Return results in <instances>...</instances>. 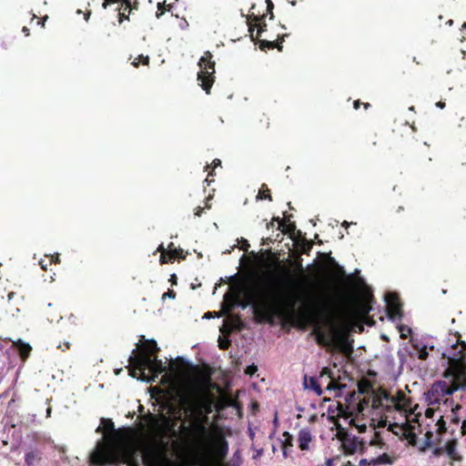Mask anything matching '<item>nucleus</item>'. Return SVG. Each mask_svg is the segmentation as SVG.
<instances>
[{
	"label": "nucleus",
	"instance_id": "2f4dec72",
	"mask_svg": "<svg viewBox=\"0 0 466 466\" xmlns=\"http://www.w3.org/2000/svg\"><path fill=\"white\" fill-rule=\"evenodd\" d=\"M241 242H242V246L240 248L247 251L248 248H249V244H248V240L242 238Z\"/></svg>",
	"mask_w": 466,
	"mask_h": 466
},
{
	"label": "nucleus",
	"instance_id": "a878e982",
	"mask_svg": "<svg viewBox=\"0 0 466 466\" xmlns=\"http://www.w3.org/2000/svg\"><path fill=\"white\" fill-rule=\"evenodd\" d=\"M219 348L222 350L227 349L229 346V340L228 339H218Z\"/></svg>",
	"mask_w": 466,
	"mask_h": 466
},
{
	"label": "nucleus",
	"instance_id": "13d9d810",
	"mask_svg": "<svg viewBox=\"0 0 466 466\" xmlns=\"http://www.w3.org/2000/svg\"><path fill=\"white\" fill-rule=\"evenodd\" d=\"M89 18V13L86 15L85 19L87 21Z\"/></svg>",
	"mask_w": 466,
	"mask_h": 466
},
{
	"label": "nucleus",
	"instance_id": "6e6552de",
	"mask_svg": "<svg viewBox=\"0 0 466 466\" xmlns=\"http://www.w3.org/2000/svg\"><path fill=\"white\" fill-rule=\"evenodd\" d=\"M385 302L389 318L394 322L400 320L402 313L397 294L392 292L387 293L385 295Z\"/></svg>",
	"mask_w": 466,
	"mask_h": 466
},
{
	"label": "nucleus",
	"instance_id": "a18cd8bd",
	"mask_svg": "<svg viewBox=\"0 0 466 466\" xmlns=\"http://www.w3.org/2000/svg\"><path fill=\"white\" fill-rule=\"evenodd\" d=\"M283 456H284L285 458H287V457H288V448H286V446H285V447H283Z\"/></svg>",
	"mask_w": 466,
	"mask_h": 466
},
{
	"label": "nucleus",
	"instance_id": "5fc2aeb1",
	"mask_svg": "<svg viewBox=\"0 0 466 466\" xmlns=\"http://www.w3.org/2000/svg\"><path fill=\"white\" fill-rule=\"evenodd\" d=\"M343 446H344V448H345V450H346L347 451H350V450H348V448H347V444H346L345 442L343 443Z\"/></svg>",
	"mask_w": 466,
	"mask_h": 466
},
{
	"label": "nucleus",
	"instance_id": "4be33fe9",
	"mask_svg": "<svg viewBox=\"0 0 466 466\" xmlns=\"http://www.w3.org/2000/svg\"><path fill=\"white\" fill-rule=\"evenodd\" d=\"M148 61H149V58L148 56H144L143 55H140L139 56L136 57L133 62H132V65L137 67L138 66L139 63H143L144 65H147L148 64Z\"/></svg>",
	"mask_w": 466,
	"mask_h": 466
},
{
	"label": "nucleus",
	"instance_id": "72a5a7b5",
	"mask_svg": "<svg viewBox=\"0 0 466 466\" xmlns=\"http://www.w3.org/2000/svg\"><path fill=\"white\" fill-rule=\"evenodd\" d=\"M48 264H49V262L47 263V262H46L44 259H41V260L39 261V265H40V267L42 268V269H44V270H46V269H47Z\"/></svg>",
	"mask_w": 466,
	"mask_h": 466
},
{
	"label": "nucleus",
	"instance_id": "b1692460",
	"mask_svg": "<svg viewBox=\"0 0 466 466\" xmlns=\"http://www.w3.org/2000/svg\"><path fill=\"white\" fill-rule=\"evenodd\" d=\"M284 436L286 437V439L283 441V447H285V446H286V448L292 447L293 444H292L291 435L289 432H285Z\"/></svg>",
	"mask_w": 466,
	"mask_h": 466
},
{
	"label": "nucleus",
	"instance_id": "864d4df0",
	"mask_svg": "<svg viewBox=\"0 0 466 466\" xmlns=\"http://www.w3.org/2000/svg\"><path fill=\"white\" fill-rule=\"evenodd\" d=\"M249 434H250L251 439H253L254 433L252 432V431L250 429H249Z\"/></svg>",
	"mask_w": 466,
	"mask_h": 466
},
{
	"label": "nucleus",
	"instance_id": "aec40b11",
	"mask_svg": "<svg viewBox=\"0 0 466 466\" xmlns=\"http://www.w3.org/2000/svg\"><path fill=\"white\" fill-rule=\"evenodd\" d=\"M260 20V18H258V16H255L254 15V21L255 23L252 24V23H249V32H252L254 30L255 27H258V36L260 35V33L263 31V27L261 25L260 23H258V21Z\"/></svg>",
	"mask_w": 466,
	"mask_h": 466
},
{
	"label": "nucleus",
	"instance_id": "473e14b6",
	"mask_svg": "<svg viewBox=\"0 0 466 466\" xmlns=\"http://www.w3.org/2000/svg\"><path fill=\"white\" fill-rule=\"evenodd\" d=\"M58 261H59V255L58 254L52 255L50 258V260H49V264H51L53 262L57 263Z\"/></svg>",
	"mask_w": 466,
	"mask_h": 466
},
{
	"label": "nucleus",
	"instance_id": "58836bf2",
	"mask_svg": "<svg viewBox=\"0 0 466 466\" xmlns=\"http://www.w3.org/2000/svg\"><path fill=\"white\" fill-rule=\"evenodd\" d=\"M262 451H262L261 449H260V450H258V451H257V452H256V454L253 456V458H254V459H257V458L260 457V456H261V454H262Z\"/></svg>",
	"mask_w": 466,
	"mask_h": 466
},
{
	"label": "nucleus",
	"instance_id": "f03ea898",
	"mask_svg": "<svg viewBox=\"0 0 466 466\" xmlns=\"http://www.w3.org/2000/svg\"><path fill=\"white\" fill-rule=\"evenodd\" d=\"M240 290L224 295L227 310L236 305L243 309L252 305L256 312L266 321L272 322L276 316L319 313L321 310L319 299L301 284L262 288L254 284L244 290L245 302H239Z\"/></svg>",
	"mask_w": 466,
	"mask_h": 466
},
{
	"label": "nucleus",
	"instance_id": "7ed1b4c3",
	"mask_svg": "<svg viewBox=\"0 0 466 466\" xmlns=\"http://www.w3.org/2000/svg\"><path fill=\"white\" fill-rule=\"evenodd\" d=\"M157 350L155 340H147L142 352L129 357V374L142 381L153 382L165 372L161 383L178 397L180 405L190 413L189 418L196 417L193 414L207 406L209 409L212 400L206 390L197 382L181 380L176 374L166 372V365L152 355Z\"/></svg>",
	"mask_w": 466,
	"mask_h": 466
},
{
	"label": "nucleus",
	"instance_id": "423d86ee",
	"mask_svg": "<svg viewBox=\"0 0 466 466\" xmlns=\"http://www.w3.org/2000/svg\"><path fill=\"white\" fill-rule=\"evenodd\" d=\"M391 407L403 417V420L400 422L389 423L388 430L396 436L407 440L410 443H414L416 434L413 431L414 426L411 423L415 422L417 415L411 408L408 407V403L404 399L390 398L389 396L388 405H384V408Z\"/></svg>",
	"mask_w": 466,
	"mask_h": 466
},
{
	"label": "nucleus",
	"instance_id": "f8f14e48",
	"mask_svg": "<svg viewBox=\"0 0 466 466\" xmlns=\"http://www.w3.org/2000/svg\"><path fill=\"white\" fill-rule=\"evenodd\" d=\"M444 451L447 456L455 461H459L461 460V455L457 451V442L454 440L449 441L444 445Z\"/></svg>",
	"mask_w": 466,
	"mask_h": 466
},
{
	"label": "nucleus",
	"instance_id": "09e8293b",
	"mask_svg": "<svg viewBox=\"0 0 466 466\" xmlns=\"http://www.w3.org/2000/svg\"><path fill=\"white\" fill-rule=\"evenodd\" d=\"M170 281H171L173 284H175V283H176V275H175V274L171 275Z\"/></svg>",
	"mask_w": 466,
	"mask_h": 466
},
{
	"label": "nucleus",
	"instance_id": "052dcab7",
	"mask_svg": "<svg viewBox=\"0 0 466 466\" xmlns=\"http://www.w3.org/2000/svg\"><path fill=\"white\" fill-rule=\"evenodd\" d=\"M206 318H209L210 317V312H208L206 315H205Z\"/></svg>",
	"mask_w": 466,
	"mask_h": 466
},
{
	"label": "nucleus",
	"instance_id": "bf43d9fd",
	"mask_svg": "<svg viewBox=\"0 0 466 466\" xmlns=\"http://www.w3.org/2000/svg\"><path fill=\"white\" fill-rule=\"evenodd\" d=\"M205 182L209 185L211 181L208 180V178H206Z\"/></svg>",
	"mask_w": 466,
	"mask_h": 466
},
{
	"label": "nucleus",
	"instance_id": "e2e57ef3",
	"mask_svg": "<svg viewBox=\"0 0 466 466\" xmlns=\"http://www.w3.org/2000/svg\"><path fill=\"white\" fill-rule=\"evenodd\" d=\"M270 225H273V221L270 222L269 224H267V227L268 228Z\"/></svg>",
	"mask_w": 466,
	"mask_h": 466
},
{
	"label": "nucleus",
	"instance_id": "2eb2a0df",
	"mask_svg": "<svg viewBox=\"0 0 466 466\" xmlns=\"http://www.w3.org/2000/svg\"><path fill=\"white\" fill-rule=\"evenodd\" d=\"M15 346L17 347V350L22 359L25 360L29 356L32 348L28 343H25L21 339H19L15 342Z\"/></svg>",
	"mask_w": 466,
	"mask_h": 466
},
{
	"label": "nucleus",
	"instance_id": "5701e85b",
	"mask_svg": "<svg viewBox=\"0 0 466 466\" xmlns=\"http://www.w3.org/2000/svg\"><path fill=\"white\" fill-rule=\"evenodd\" d=\"M258 371V367L254 364L249 365L245 370V373L248 376H253Z\"/></svg>",
	"mask_w": 466,
	"mask_h": 466
},
{
	"label": "nucleus",
	"instance_id": "9d476101",
	"mask_svg": "<svg viewBox=\"0 0 466 466\" xmlns=\"http://www.w3.org/2000/svg\"><path fill=\"white\" fill-rule=\"evenodd\" d=\"M172 246H173L172 243L168 246V250L167 253H165V248H164L163 244H160L158 246L157 251L161 252V256H160V263L161 264L171 262L173 259H175V258L181 256L183 250L177 249V248H173Z\"/></svg>",
	"mask_w": 466,
	"mask_h": 466
},
{
	"label": "nucleus",
	"instance_id": "4468645a",
	"mask_svg": "<svg viewBox=\"0 0 466 466\" xmlns=\"http://www.w3.org/2000/svg\"><path fill=\"white\" fill-rule=\"evenodd\" d=\"M304 385L306 389L312 390L318 396L322 395V389L317 380L313 377H310L309 379L305 378L304 380Z\"/></svg>",
	"mask_w": 466,
	"mask_h": 466
},
{
	"label": "nucleus",
	"instance_id": "6e6d98bb",
	"mask_svg": "<svg viewBox=\"0 0 466 466\" xmlns=\"http://www.w3.org/2000/svg\"><path fill=\"white\" fill-rule=\"evenodd\" d=\"M267 45H268V46H270V47H272V46H273V44H272L271 42H267Z\"/></svg>",
	"mask_w": 466,
	"mask_h": 466
},
{
	"label": "nucleus",
	"instance_id": "3c124183",
	"mask_svg": "<svg viewBox=\"0 0 466 466\" xmlns=\"http://www.w3.org/2000/svg\"><path fill=\"white\" fill-rule=\"evenodd\" d=\"M440 451H441V450H440V449H436V450L434 451L435 455H439V454H440Z\"/></svg>",
	"mask_w": 466,
	"mask_h": 466
},
{
	"label": "nucleus",
	"instance_id": "37998d69",
	"mask_svg": "<svg viewBox=\"0 0 466 466\" xmlns=\"http://www.w3.org/2000/svg\"><path fill=\"white\" fill-rule=\"evenodd\" d=\"M203 208H198L195 213L196 216L199 217L201 212H202Z\"/></svg>",
	"mask_w": 466,
	"mask_h": 466
},
{
	"label": "nucleus",
	"instance_id": "c756f323",
	"mask_svg": "<svg viewBox=\"0 0 466 466\" xmlns=\"http://www.w3.org/2000/svg\"><path fill=\"white\" fill-rule=\"evenodd\" d=\"M336 461H338L337 458H329L325 461V465L326 466H336L335 465Z\"/></svg>",
	"mask_w": 466,
	"mask_h": 466
},
{
	"label": "nucleus",
	"instance_id": "0eeeda50",
	"mask_svg": "<svg viewBox=\"0 0 466 466\" xmlns=\"http://www.w3.org/2000/svg\"><path fill=\"white\" fill-rule=\"evenodd\" d=\"M199 71L198 73V81L200 86L207 94L214 82L215 74V62L212 61V55L210 52H206L198 61Z\"/></svg>",
	"mask_w": 466,
	"mask_h": 466
},
{
	"label": "nucleus",
	"instance_id": "4d7b16f0",
	"mask_svg": "<svg viewBox=\"0 0 466 466\" xmlns=\"http://www.w3.org/2000/svg\"><path fill=\"white\" fill-rule=\"evenodd\" d=\"M343 226H344V227H349V223H348L347 221H344V222H343Z\"/></svg>",
	"mask_w": 466,
	"mask_h": 466
},
{
	"label": "nucleus",
	"instance_id": "ddd939ff",
	"mask_svg": "<svg viewBox=\"0 0 466 466\" xmlns=\"http://www.w3.org/2000/svg\"><path fill=\"white\" fill-rule=\"evenodd\" d=\"M111 4H119L120 5V7H117L116 9L118 10H121L122 7L125 5L124 7V12L120 13L119 15H120V20L119 22L121 23L122 22V16H125V12L127 11L129 13V10H130V7H129V3L127 2V0H104V3H103V8H106L107 5H111Z\"/></svg>",
	"mask_w": 466,
	"mask_h": 466
},
{
	"label": "nucleus",
	"instance_id": "79ce46f5",
	"mask_svg": "<svg viewBox=\"0 0 466 466\" xmlns=\"http://www.w3.org/2000/svg\"><path fill=\"white\" fill-rule=\"evenodd\" d=\"M15 296V293L14 292H10L8 293L7 295V300L10 301Z\"/></svg>",
	"mask_w": 466,
	"mask_h": 466
},
{
	"label": "nucleus",
	"instance_id": "a19ab883",
	"mask_svg": "<svg viewBox=\"0 0 466 466\" xmlns=\"http://www.w3.org/2000/svg\"><path fill=\"white\" fill-rule=\"evenodd\" d=\"M23 33L25 35H29V29L26 27V26H24L23 29H22Z\"/></svg>",
	"mask_w": 466,
	"mask_h": 466
},
{
	"label": "nucleus",
	"instance_id": "e433bc0d",
	"mask_svg": "<svg viewBox=\"0 0 466 466\" xmlns=\"http://www.w3.org/2000/svg\"><path fill=\"white\" fill-rule=\"evenodd\" d=\"M370 443H371L372 445H379L380 448H381V447H382V445H383V443H382L380 441H379V440L371 441H370Z\"/></svg>",
	"mask_w": 466,
	"mask_h": 466
},
{
	"label": "nucleus",
	"instance_id": "603ef678",
	"mask_svg": "<svg viewBox=\"0 0 466 466\" xmlns=\"http://www.w3.org/2000/svg\"><path fill=\"white\" fill-rule=\"evenodd\" d=\"M452 24H453V20H451V19L447 22V25H452Z\"/></svg>",
	"mask_w": 466,
	"mask_h": 466
},
{
	"label": "nucleus",
	"instance_id": "393cba45",
	"mask_svg": "<svg viewBox=\"0 0 466 466\" xmlns=\"http://www.w3.org/2000/svg\"><path fill=\"white\" fill-rule=\"evenodd\" d=\"M241 464V459L238 453H235L231 462L230 466H240Z\"/></svg>",
	"mask_w": 466,
	"mask_h": 466
},
{
	"label": "nucleus",
	"instance_id": "ea45409f",
	"mask_svg": "<svg viewBox=\"0 0 466 466\" xmlns=\"http://www.w3.org/2000/svg\"><path fill=\"white\" fill-rule=\"evenodd\" d=\"M273 221H277L279 223V228H281L283 226V223L279 220V218H273Z\"/></svg>",
	"mask_w": 466,
	"mask_h": 466
},
{
	"label": "nucleus",
	"instance_id": "cd10ccee",
	"mask_svg": "<svg viewBox=\"0 0 466 466\" xmlns=\"http://www.w3.org/2000/svg\"><path fill=\"white\" fill-rule=\"evenodd\" d=\"M359 465L360 466H373V462H371V458L370 459H361L359 461Z\"/></svg>",
	"mask_w": 466,
	"mask_h": 466
},
{
	"label": "nucleus",
	"instance_id": "20e7f679",
	"mask_svg": "<svg viewBox=\"0 0 466 466\" xmlns=\"http://www.w3.org/2000/svg\"><path fill=\"white\" fill-rule=\"evenodd\" d=\"M320 379L329 380L326 390L332 393L333 397L345 399L347 406L344 409L342 405H339V415L359 432H365L368 426L372 425L373 420L370 418L372 411L383 409L384 405H388L389 395L386 392L372 391L361 398L360 392L348 391L347 385L337 381L328 368L323 369Z\"/></svg>",
	"mask_w": 466,
	"mask_h": 466
},
{
	"label": "nucleus",
	"instance_id": "f257e3e1",
	"mask_svg": "<svg viewBox=\"0 0 466 466\" xmlns=\"http://www.w3.org/2000/svg\"><path fill=\"white\" fill-rule=\"evenodd\" d=\"M96 431L104 433L89 456L90 462L96 465L122 462L127 466H139L144 452L165 450L173 439L179 441L186 450L196 454H223L227 451L222 431L215 425L207 426L206 419L201 417H191L177 427V421L169 417L149 415L147 419V437L152 447L142 451L131 430L120 434L115 431L114 423L109 419L102 418Z\"/></svg>",
	"mask_w": 466,
	"mask_h": 466
},
{
	"label": "nucleus",
	"instance_id": "6ab92c4d",
	"mask_svg": "<svg viewBox=\"0 0 466 466\" xmlns=\"http://www.w3.org/2000/svg\"><path fill=\"white\" fill-rule=\"evenodd\" d=\"M38 459V452L35 451H29L25 454V461L28 465H33Z\"/></svg>",
	"mask_w": 466,
	"mask_h": 466
},
{
	"label": "nucleus",
	"instance_id": "9b49d317",
	"mask_svg": "<svg viewBox=\"0 0 466 466\" xmlns=\"http://www.w3.org/2000/svg\"><path fill=\"white\" fill-rule=\"evenodd\" d=\"M396 460L397 457L394 454L383 452L377 457L371 458V462H373V466L392 465Z\"/></svg>",
	"mask_w": 466,
	"mask_h": 466
},
{
	"label": "nucleus",
	"instance_id": "a211bd4d",
	"mask_svg": "<svg viewBox=\"0 0 466 466\" xmlns=\"http://www.w3.org/2000/svg\"><path fill=\"white\" fill-rule=\"evenodd\" d=\"M397 329L400 332V338H402V339L408 338L411 333V329L403 324H398Z\"/></svg>",
	"mask_w": 466,
	"mask_h": 466
},
{
	"label": "nucleus",
	"instance_id": "412c9836",
	"mask_svg": "<svg viewBox=\"0 0 466 466\" xmlns=\"http://www.w3.org/2000/svg\"><path fill=\"white\" fill-rule=\"evenodd\" d=\"M360 312L363 315L368 314L370 310L371 309L370 306L369 305L368 301L366 299H363L360 302Z\"/></svg>",
	"mask_w": 466,
	"mask_h": 466
},
{
	"label": "nucleus",
	"instance_id": "dca6fc26",
	"mask_svg": "<svg viewBox=\"0 0 466 466\" xmlns=\"http://www.w3.org/2000/svg\"><path fill=\"white\" fill-rule=\"evenodd\" d=\"M234 329H239L238 328V320L233 319H226V320H224L223 326L221 328V332L224 335H227Z\"/></svg>",
	"mask_w": 466,
	"mask_h": 466
},
{
	"label": "nucleus",
	"instance_id": "1a4fd4ad",
	"mask_svg": "<svg viewBox=\"0 0 466 466\" xmlns=\"http://www.w3.org/2000/svg\"><path fill=\"white\" fill-rule=\"evenodd\" d=\"M298 446L302 451H309L314 444V436L309 428H302L297 436Z\"/></svg>",
	"mask_w": 466,
	"mask_h": 466
},
{
	"label": "nucleus",
	"instance_id": "c03bdc74",
	"mask_svg": "<svg viewBox=\"0 0 466 466\" xmlns=\"http://www.w3.org/2000/svg\"><path fill=\"white\" fill-rule=\"evenodd\" d=\"M47 18H48V16H47V15H46V16L43 18V21L38 22V24H39V25H41L42 26H44V25H45V22L46 21V19H47Z\"/></svg>",
	"mask_w": 466,
	"mask_h": 466
},
{
	"label": "nucleus",
	"instance_id": "f3484780",
	"mask_svg": "<svg viewBox=\"0 0 466 466\" xmlns=\"http://www.w3.org/2000/svg\"><path fill=\"white\" fill-rule=\"evenodd\" d=\"M332 341L339 348H341L343 350L346 348L344 339L339 334L338 330L336 329L332 330Z\"/></svg>",
	"mask_w": 466,
	"mask_h": 466
},
{
	"label": "nucleus",
	"instance_id": "7c9ffc66",
	"mask_svg": "<svg viewBox=\"0 0 466 466\" xmlns=\"http://www.w3.org/2000/svg\"><path fill=\"white\" fill-rule=\"evenodd\" d=\"M259 199H264V198H269V195L268 193H266L264 190L260 189L259 192H258V195L257 197Z\"/></svg>",
	"mask_w": 466,
	"mask_h": 466
},
{
	"label": "nucleus",
	"instance_id": "8fccbe9b",
	"mask_svg": "<svg viewBox=\"0 0 466 466\" xmlns=\"http://www.w3.org/2000/svg\"><path fill=\"white\" fill-rule=\"evenodd\" d=\"M359 105H360V102L359 101H355L354 102V107L357 109L359 107Z\"/></svg>",
	"mask_w": 466,
	"mask_h": 466
},
{
	"label": "nucleus",
	"instance_id": "bb28decb",
	"mask_svg": "<svg viewBox=\"0 0 466 466\" xmlns=\"http://www.w3.org/2000/svg\"><path fill=\"white\" fill-rule=\"evenodd\" d=\"M176 293L173 290H167L162 295V299L165 300L167 298L168 299H175Z\"/></svg>",
	"mask_w": 466,
	"mask_h": 466
},
{
	"label": "nucleus",
	"instance_id": "4c0bfd02",
	"mask_svg": "<svg viewBox=\"0 0 466 466\" xmlns=\"http://www.w3.org/2000/svg\"><path fill=\"white\" fill-rule=\"evenodd\" d=\"M436 106L442 109L445 107V103L439 101L438 103H436Z\"/></svg>",
	"mask_w": 466,
	"mask_h": 466
},
{
	"label": "nucleus",
	"instance_id": "c85d7f7f",
	"mask_svg": "<svg viewBox=\"0 0 466 466\" xmlns=\"http://www.w3.org/2000/svg\"><path fill=\"white\" fill-rule=\"evenodd\" d=\"M443 356L446 357L451 362L460 360L461 358V356H451V354L448 352H444Z\"/></svg>",
	"mask_w": 466,
	"mask_h": 466
},
{
	"label": "nucleus",
	"instance_id": "de8ad7c7",
	"mask_svg": "<svg viewBox=\"0 0 466 466\" xmlns=\"http://www.w3.org/2000/svg\"><path fill=\"white\" fill-rule=\"evenodd\" d=\"M213 164H214V166H215V167H218V166H219V165H220V160H219V159H215V160L213 161Z\"/></svg>",
	"mask_w": 466,
	"mask_h": 466
},
{
	"label": "nucleus",
	"instance_id": "680f3d73",
	"mask_svg": "<svg viewBox=\"0 0 466 466\" xmlns=\"http://www.w3.org/2000/svg\"><path fill=\"white\" fill-rule=\"evenodd\" d=\"M382 424H383V426H386V425H387V421H386V420H383V421H382Z\"/></svg>",
	"mask_w": 466,
	"mask_h": 466
},
{
	"label": "nucleus",
	"instance_id": "c9c22d12",
	"mask_svg": "<svg viewBox=\"0 0 466 466\" xmlns=\"http://www.w3.org/2000/svg\"><path fill=\"white\" fill-rule=\"evenodd\" d=\"M157 9L160 12L157 13V17H159L163 14V5L161 3L157 4Z\"/></svg>",
	"mask_w": 466,
	"mask_h": 466
},
{
	"label": "nucleus",
	"instance_id": "f704fd0d",
	"mask_svg": "<svg viewBox=\"0 0 466 466\" xmlns=\"http://www.w3.org/2000/svg\"><path fill=\"white\" fill-rule=\"evenodd\" d=\"M427 356H428V352L425 350H421L419 354V358L420 360H425L427 358Z\"/></svg>",
	"mask_w": 466,
	"mask_h": 466
},
{
	"label": "nucleus",
	"instance_id": "39448f33",
	"mask_svg": "<svg viewBox=\"0 0 466 466\" xmlns=\"http://www.w3.org/2000/svg\"><path fill=\"white\" fill-rule=\"evenodd\" d=\"M458 385L445 380L433 383L431 389L425 392V400L428 408L425 410L427 418L436 420L435 427L438 432L445 430L443 417L453 410V401L451 395L458 390Z\"/></svg>",
	"mask_w": 466,
	"mask_h": 466
},
{
	"label": "nucleus",
	"instance_id": "49530a36",
	"mask_svg": "<svg viewBox=\"0 0 466 466\" xmlns=\"http://www.w3.org/2000/svg\"><path fill=\"white\" fill-rule=\"evenodd\" d=\"M299 279H300V280H302V282H306L307 281L306 276H304L302 273L300 274Z\"/></svg>",
	"mask_w": 466,
	"mask_h": 466
},
{
	"label": "nucleus",
	"instance_id": "0e129e2a",
	"mask_svg": "<svg viewBox=\"0 0 466 466\" xmlns=\"http://www.w3.org/2000/svg\"><path fill=\"white\" fill-rule=\"evenodd\" d=\"M463 28H466V23L463 24L462 25Z\"/></svg>",
	"mask_w": 466,
	"mask_h": 466
}]
</instances>
